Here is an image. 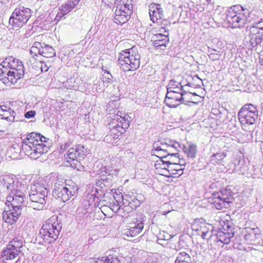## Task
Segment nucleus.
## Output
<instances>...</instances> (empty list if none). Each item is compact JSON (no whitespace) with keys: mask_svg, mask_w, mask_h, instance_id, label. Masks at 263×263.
Returning a JSON list of instances; mask_svg holds the SVG:
<instances>
[{"mask_svg":"<svg viewBox=\"0 0 263 263\" xmlns=\"http://www.w3.org/2000/svg\"><path fill=\"white\" fill-rule=\"evenodd\" d=\"M106 257H102L100 258H98L96 261V263H106Z\"/></svg>","mask_w":263,"mask_h":263,"instance_id":"603ef678","label":"nucleus"},{"mask_svg":"<svg viewBox=\"0 0 263 263\" xmlns=\"http://www.w3.org/2000/svg\"><path fill=\"white\" fill-rule=\"evenodd\" d=\"M47 196H42L41 194H36L35 193L30 192L29 194L30 201L34 202H42V203H46V198Z\"/></svg>","mask_w":263,"mask_h":263,"instance_id":"473e14b6","label":"nucleus"},{"mask_svg":"<svg viewBox=\"0 0 263 263\" xmlns=\"http://www.w3.org/2000/svg\"><path fill=\"white\" fill-rule=\"evenodd\" d=\"M17 188L18 187V184L19 182H13L12 184H14ZM24 195L23 193L20 189H15L11 191L9 195L7 197L6 204L8 207L11 206V208H14L21 211L22 206L24 202Z\"/></svg>","mask_w":263,"mask_h":263,"instance_id":"ddd939ff","label":"nucleus"},{"mask_svg":"<svg viewBox=\"0 0 263 263\" xmlns=\"http://www.w3.org/2000/svg\"><path fill=\"white\" fill-rule=\"evenodd\" d=\"M215 51L216 50L213 49H211V51H209V52H210L209 57L212 61L218 60L220 58V54L216 53Z\"/></svg>","mask_w":263,"mask_h":263,"instance_id":"c03bdc74","label":"nucleus"},{"mask_svg":"<svg viewBox=\"0 0 263 263\" xmlns=\"http://www.w3.org/2000/svg\"><path fill=\"white\" fill-rule=\"evenodd\" d=\"M151 41L153 45L160 50H164L168 42V37L167 35L157 33L153 35Z\"/></svg>","mask_w":263,"mask_h":263,"instance_id":"393cba45","label":"nucleus"},{"mask_svg":"<svg viewBox=\"0 0 263 263\" xmlns=\"http://www.w3.org/2000/svg\"><path fill=\"white\" fill-rule=\"evenodd\" d=\"M87 149L83 145H77L73 147L70 148L67 153V156H64L67 162L69 163L72 167L76 168L80 163L81 159H83L86 155Z\"/></svg>","mask_w":263,"mask_h":263,"instance_id":"f8f14e48","label":"nucleus"},{"mask_svg":"<svg viewBox=\"0 0 263 263\" xmlns=\"http://www.w3.org/2000/svg\"><path fill=\"white\" fill-rule=\"evenodd\" d=\"M251 40H254L255 43H261L263 39V21L259 22L252 26L250 28Z\"/></svg>","mask_w":263,"mask_h":263,"instance_id":"412c9836","label":"nucleus"},{"mask_svg":"<svg viewBox=\"0 0 263 263\" xmlns=\"http://www.w3.org/2000/svg\"><path fill=\"white\" fill-rule=\"evenodd\" d=\"M105 78L110 81L112 79V76L109 72H107V76H105Z\"/></svg>","mask_w":263,"mask_h":263,"instance_id":"6e6d98bb","label":"nucleus"},{"mask_svg":"<svg viewBox=\"0 0 263 263\" xmlns=\"http://www.w3.org/2000/svg\"><path fill=\"white\" fill-rule=\"evenodd\" d=\"M232 165L233 166V168L231 169L232 172L237 171L243 173V172L248 168L243 157H242V158L239 157L238 159H236L234 163L232 164Z\"/></svg>","mask_w":263,"mask_h":263,"instance_id":"cd10ccee","label":"nucleus"},{"mask_svg":"<svg viewBox=\"0 0 263 263\" xmlns=\"http://www.w3.org/2000/svg\"><path fill=\"white\" fill-rule=\"evenodd\" d=\"M174 263H192L191 258L187 253L181 252L178 254Z\"/></svg>","mask_w":263,"mask_h":263,"instance_id":"2f4dec72","label":"nucleus"},{"mask_svg":"<svg viewBox=\"0 0 263 263\" xmlns=\"http://www.w3.org/2000/svg\"><path fill=\"white\" fill-rule=\"evenodd\" d=\"M228 230H226L225 228H223L222 230H219L217 233V237L218 240L224 244H229L231 241V239L234 236L233 230L228 226H227Z\"/></svg>","mask_w":263,"mask_h":263,"instance_id":"b1692460","label":"nucleus"},{"mask_svg":"<svg viewBox=\"0 0 263 263\" xmlns=\"http://www.w3.org/2000/svg\"><path fill=\"white\" fill-rule=\"evenodd\" d=\"M140 56L135 47L121 51L119 53L118 63L124 71L135 70L139 67Z\"/></svg>","mask_w":263,"mask_h":263,"instance_id":"f03ea898","label":"nucleus"},{"mask_svg":"<svg viewBox=\"0 0 263 263\" xmlns=\"http://www.w3.org/2000/svg\"><path fill=\"white\" fill-rule=\"evenodd\" d=\"M156 156H157L158 157H160L161 159H167L168 157L170 156L171 158L173 156H176L178 155V153H167L165 152H161L160 153H156Z\"/></svg>","mask_w":263,"mask_h":263,"instance_id":"a18cd8bd","label":"nucleus"},{"mask_svg":"<svg viewBox=\"0 0 263 263\" xmlns=\"http://www.w3.org/2000/svg\"><path fill=\"white\" fill-rule=\"evenodd\" d=\"M176 88L177 89H183V86L181 85L180 83L175 81L174 80H171L167 86V91H170L173 89Z\"/></svg>","mask_w":263,"mask_h":263,"instance_id":"e433bc0d","label":"nucleus"},{"mask_svg":"<svg viewBox=\"0 0 263 263\" xmlns=\"http://www.w3.org/2000/svg\"><path fill=\"white\" fill-rule=\"evenodd\" d=\"M31 16V10L28 8L20 6L12 12L9 23L14 28L22 27Z\"/></svg>","mask_w":263,"mask_h":263,"instance_id":"9d476101","label":"nucleus"},{"mask_svg":"<svg viewBox=\"0 0 263 263\" xmlns=\"http://www.w3.org/2000/svg\"><path fill=\"white\" fill-rule=\"evenodd\" d=\"M35 111L30 110V111H29L27 112L26 113H25V118H26L27 119H29V118L33 117L35 116Z\"/></svg>","mask_w":263,"mask_h":263,"instance_id":"09e8293b","label":"nucleus"},{"mask_svg":"<svg viewBox=\"0 0 263 263\" xmlns=\"http://www.w3.org/2000/svg\"><path fill=\"white\" fill-rule=\"evenodd\" d=\"M30 192L41 194L42 196H47L48 194L47 190L45 187L44 185L41 183V182H35L34 184L31 186Z\"/></svg>","mask_w":263,"mask_h":263,"instance_id":"c85d7f7f","label":"nucleus"},{"mask_svg":"<svg viewBox=\"0 0 263 263\" xmlns=\"http://www.w3.org/2000/svg\"><path fill=\"white\" fill-rule=\"evenodd\" d=\"M176 173L175 174L180 176L183 173V170L182 168H176Z\"/></svg>","mask_w":263,"mask_h":263,"instance_id":"5fc2aeb1","label":"nucleus"},{"mask_svg":"<svg viewBox=\"0 0 263 263\" xmlns=\"http://www.w3.org/2000/svg\"><path fill=\"white\" fill-rule=\"evenodd\" d=\"M185 93V91L175 92L173 90L167 91L164 103L170 107L176 108L183 103V96Z\"/></svg>","mask_w":263,"mask_h":263,"instance_id":"f3484780","label":"nucleus"},{"mask_svg":"<svg viewBox=\"0 0 263 263\" xmlns=\"http://www.w3.org/2000/svg\"><path fill=\"white\" fill-rule=\"evenodd\" d=\"M238 117L242 125L254 124L258 117L256 106L252 104L245 105L239 111Z\"/></svg>","mask_w":263,"mask_h":263,"instance_id":"9b49d317","label":"nucleus"},{"mask_svg":"<svg viewBox=\"0 0 263 263\" xmlns=\"http://www.w3.org/2000/svg\"><path fill=\"white\" fill-rule=\"evenodd\" d=\"M41 55L46 58H51L55 55V51L52 47L44 44L41 49Z\"/></svg>","mask_w":263,"mask_h":263,"instance_id":"7c9ffc66","label":"nucleus"},{"mask_svg":"<svg viewBox=\"0 0 263 263\" xmlns=\"http://www.w3.org/2000/svg\"><path fill=\"white\" fill-rule=\"evenodd\" d=\"M252 135L250 132L245 131L244 133H241L239 139L241 142H248L252 139Z\"/></svg>","mask_w":263,"mask_h":263,"instance_id":"a19ab883","label":"nucleus"},{"mask_svg":"<svg viewBox=\"0 0 263 263\" xmlns=\"http://www.w3.org/2000/svg\"><path fill=\"white\" fill-rule=\"evenodd\" d=\"M23 246L22 239L15 238L7 245L6 249L3 252L4 259L12 260L21 252L20 249Z\"/></svg>","mask_w":263,"mask_h":263,"instance_id":"4468645a","label":"nucleus"},{"mask_svg":"<svg viewBox=\"0 0 263 263\" xmlns=\"http://www.w3.org/2000/svg\"><path fill=\"white\" fill-rule=\"evenodd\" d=\"M42 45L41 43L35 42L34 43L30 49V53L31 54L37 55V54L41 55V49H42Z\"/></svg>","mask_w":263,"mask_h":263,"instance_id":"f704fd0d","label":"nucleus"},{"mask_svg":"<svg viewBox=\"0 0 263 263\" xmlns=\"http://www.w3.org/2000/svg\"><path fill=\"white\" fill-rule=\"evenodd\" d=\"M226 156L225 153H216L211 157V161L213 163H220Z\"/></svg>","mask_w":263,"mask_h":263,"instance_id":"c9c22d12","label":"nucleus"},{"mask_svg":"<svg viewBox=\"0 0 263 263\" xmlns=\"http://www.w3.org/2000/svg\"><path fill=\"white\" fill-rule=\"evenodd\" d=\"M243 232L245 233V240L248 243L253 244L257 242L259 236V229L257 228H245Z\"/></svg>","mask_w":263,"mask_h":263,"instance_id":"a878e982","label":"nucleus"},{"mask_svg":"<svg viewBox=\"0 0 263 263\" xmlns=\"http://www.w3.org/2000/svg\"><path fill=\"white\" fill-rule=\"evenodd\" d=\"M107 72H108L107 70H104V73H106L107 74Z\"/></svg>","mask_w":263,"mask_h":263,"instance_id":"052dcab7","label":"nucleus"},{"mask_svg":"<svg viewBox=\"0 0 263 263\" xmlns=\"http://www.w3.org/2000/svg\"><path fill=\"white\" fill-rule=\"evenodd\" d=\"M100 173L98 174L99 175L97 181H108L111 180L112 176L108 174H107V172L105 170H100Z\"/></svg>","mask_w":263,"mask_h":263,"instance_id":"ea45409f","label":"nucleus"},{"mask_svg":"<svg viewBox=\"0 0 263 263\" xmlns=\"http://www.w3.org/2000/svg\"><path fill=\"white\" fill-rule=\"evenodd\" d=\"M0 117H1V118L2 117V115H1V114H0Z\"/></svg>","mask_w":263,"mask_h":263,"instance_id":"338daca9","label":"nucleus"},{"mask_svg":"<svg viewBox=\"0 0 263 263\" xmlns=\"http://www.w3.org/2000/svg\"><path fill=\"white\" fill-rule=\"evenodd\" d=\"M193 95H194V96H197V95H196V93H193Z\"/></svg>","mask_w":263,"mask_h":263,"instance_id":"0e129e2a","label":"nucleus"},{"mask_svg":"<svg viewBox=\"0 0 263 263\" xmlns=\"http://www.w3.org/2000/svg\"><path fill=\"white\" fill-rule=\"evenodd\" d=\"M161 168L166 169V167L167 168H173L172 166L177 165L178 163L176 162H172L170 159H161Z\"/></svg>","mask_w":263,"mask_h":263,"instance_id":"4c0bfd02","label":"nucleus"},{"mask_svg":"<svg viewBox=\"0 0 263 263\" xmlns=\"http://www.w3.org/2000/svg\"><path fill=\"white\" fill-rule=\"evenodd\" d=\"M4 65L8 68L10 82L14 84L22 78L24 74V67L21 61L12 57L6 58L4 60Z\"/></svg>","mask_w":263,"mask_h":263,"instance_id":"0eeeda50","label":"nucleus"},{"mask_svg":"<svg viewBox=\"0 0 263 263\" xmlns=\"http://www.w3.org/2000/svg\"><path fill=\"white\" fill-rule=\"evenodd\" d=\"M64 179L62 175H59L56 173H51L44 177V181H59Z\"/></svg>","mask_w":263,"mask_h":263,"instance_id":"58836bf2","label":"nucleus"},{"mask_svg":"<svg viewBox=\"0 0 263 263\" xmlns=\"http://www.w3.org/2000/svg\"><path fill=\"white\" fill-rule=\"evenodd\" d=\"M178 154L176 156H173L171 158L170 157V156L168 157V159H170L172 161V162H176L177 163V160H178Z\"/></svg>","mask_w":263,"mask_h":263,"instance_id":"864d4df0","label":"nucleus"},{"mask_svg":"<svg viewBox=\"0 0 263 263\" xmlns=\"http://www.w3.org/2000/svg\"><path fill=\"white\" fill-rule=\"evenodd\" d=\"M116 9L114 22L117 24H123L127 22L133 11L132 0H116Z\"/></svg>","mask_w":263,"mask_h":263,"instance_id":"423d86ee","label":"nucleus"},{"mask_svg":"<svg viewBox=\"0 0 263 263\" xmlns=\"http://www.w3.org/2000/svg\"><path fill=\"white\" fill-rule=\"evenodd\" d=\"M172 148H174L178 151L181 148V145L178 142L171 140H168L165 143H161V145H159V143L157 142L153 145L152 154L156 155V153H160L161 152L170 153Z\"/></svg>","mask_w":263,"mask_h":263,"instance_id":"a211bd4d","label":"nucleus"},{"mask_svg":"<svg viewBox=\"0 0 263 263\" xmlns=\"http://www.w3.org/2000/svg\"><path fill=\"white\" fill-rule=\"evenodd\" d=\"M46 139V137L39 134L30 133L23 140L22 151L31 159H36L48 151L49 147L44 144Z\"/></svg>","mask_w":263,"mask_h":263,"instance_id":"f257e3e1","label":"nucleus"},{"mask_svg":"<svg viewBox=\"0 0 263 263\" xmlns=\"http://www.w3.org/2000/svg\"><path fill=\"white\" fill-rule=\"evenodd\" d=\"M6 78L10 82L8 68H7V67H5V65H4L3 61L2 63L0 64V80H2Z\"/></svg>","mask_w":263,"mask_h":263,"instance_id":"72a5a7b5","label":"nucleus"},{"mask_svg":"<svg viewBox=\"0 0 263 263\" xmlns=\"http://www.w3.org/2000/svg\"><path fill=\"white\" fill-rule=\"evenodd\" d=\"M192 229L197 233V234L200 235L204 239H207L208 237L210 238L212 234L210 232V229H212V225L207 224L200 219H195L192 224Z\"/></svg>","mask_w":263,"mask_h":263,"instance_id":"dca6fc26","label":"nucleus"},{"mask_svg":"<svg viewBox=\"0 0 263 263\" xmlns=\"http://www.w3.org/2000/svg\"><path fill=\"white\" fill-rule=\"evenodd\" d=\"M98 189H96V192H97V193H99V191H98Z\"/></svg>","mask_w":263,"mask_h":263,"instance_id":"680f3d73","label":"nucleus"},{"mask_svg":"<svg viewBox=\"0 0 263 263\" xmlns=\"http://www.w3.org/2000/svg\"><path fill=\"white\" fill-rule=\"evenodd\" d=\"M71 144L70 142H65L64 144L61 145V148L63 151L66 150L67 148H69Z\"/></svg>","mask_w":263,"mask_h":263,"instance_id":"3c124183","label":"nucleus"},{"mask_svg":"<svg viewBox=\"0 0 263 263\" xmlns=\"http://www.w3.org/2000/svg\"><path fill=\"white\" fill-rule=\"evenodd\" d=\"M212 203L218 210L228 208L234 200L233 194L230 187H227L220 192L212 194Z\"/></svg>","mask_w":263,"mask_h":263,"instance_id":"1a4fd4ad","label":"nucleus"},{"mask_svg":"<svg viewBox=\"0 0 263 263\" xmlns=\"http://www.w3.org/2000/svg\"><path fill=\"white\" fill-rule=\"evenodd\" d=\"M250 14L248 9L240 5H234L230 8L226 19L233 28H240L251 21L249 19Z\"/></svg>","mask_w":263,"mask_h":263,"instance_id":"7ed1b4c3","label":"nucleus"},{"mask_svg":"<svg viewBox=\"0 0 263 263\" xmlns=\"http://www.w3.org/2000/svg\"><path fill=\"white\" fill-rule=\"evenodd\" d=\"M41 70H42V71H43V70H43V68L42 67V66L41 67Z\"/></svg>","mask_w":263,"mask_h":263,"instance_id":"e2e57ef3","label":"nucleus"},{"mask_svg":"<svg viewBox=\"0 0 263 263\" xmlns=\"http://www.w3.org/2000/svg\"><path fill=\"white\" fill-rule=\"evenodd\" d=\"M38 176L36 175H25L23 174H18L15 175L8 172H3L0 174V181H8L12 180V181H19L28 180L31 181L33 180H37Z\"/></svg>","mask_w":263,"mask_h":263,"instance_id":"6ab92c4d","label":"nucleus"},{"mask_svg":"<svg viewBox=\"0 0 263 263\" xmlns=\"http://www.w3.org/2000/svg\"><path fill=\"white\" fill-rule=\"evenodd\" d=\"M61 230V222L57 220V217H52L43 224L40 235L45 242L51 243L58 238Z\"/></svg>","mask_w":263,"mask_h":263,"instance_id":"20e7f679","label":"nucleus"},{"mask_svg":"<svg viewBox=\"0 0 263 263\" xmlns=\"http://www.w3.org/2000/svg\"><path fill=\"white\" fill-rule=\"evenodd\" d=\"M172 90L175 91V92H183V89H177L176 88H175L174 89H173Z\"/></svg>","mask_w":263,"mask_h":263,"instance_id":"4d7b16f0","label":"nucleus"},{"mask_svg":"<svg viewBox=\"0 0 263 263\" xmlns=\"http://www.w3.org/2000/svg\"><path fill=\"white\" fill-rule=\"evenodd\" d=\"M148 7L151 20L153 22L155 23L163 17V12L160 4L152 3Z\"/></svg>","mask_w":263,"mask_h":263,"instance_id":"5701e85b","label":"nucleus"},{"mask_svg":"<svg viewBox=\"0 0 263 263\" xmlns=\"http://www.w3.org/2000/svg\"><path fill=\"white\" fill-rule=\"evenodd\" d=\"M122 197L123 196L122 195L121 199H120L119 197L118 198L114 196V199L116 200L117 203H118V206H119L118 209V213L121 216L123 217L126 216L127 214L133 212L134 208H133L128 204L124 205V204H122V205H120V203H121V200H123Z\"/></svg>","mask_w":263,"mask_h":263,"instance_id":"bb28decb","label":"nucleus"},{"mask_svg":"<svg viewBox=\"0 0 263 263\" xmlns=\"http://www.w3.org/2000/svg\"><path fill=\"white\" fill-rule=\"evenodd\" d=\"M3 107H4V108H3L2 106H0L1 109L2 111H7V109H6V106H4Z\"/></svg>","mask_w":263,"mask_h":263,"instance_id":"13d9d810","label":"nucleus"},{"mask_svg":"<svg viewBox=\"0 0 263 263\" xmlns=\"http://www.w3.org/2000/svg\"><path fill=\"white\" fill-rule=\"evenodd\" d=\"M80 0H69L59 8L54 21L57 23L66 14L69 13L79 3Z\"/></svg>","mask_w":263,"mask_h":263,"instance_id":"aec40b11","label":"nucleus"},{"mask_svg":"<svg viewBox=\"0 0 263 263\" xmlns=\"http://www.w3.org/2000/svg\"><path fill=\"white\" fill-rule=\"evenodd\" d=\"M13 114H15V112H14V111H12V115H11L10 116L6 117L2 116V117H1V119H5L8 122H9L10 123H12V122L15 121V117L13 115Z\"/></svg>","mask_w":263,"mask_h":263,"instance_id":"de8ad7c7","label":"nucleus"},{"mask_svg":"<svg viewBox=\"0 0 263 263\" xmlns=\"http://www.w3.org/2000/svg\"><path fill=\"white\" fill-rule=\"evenodd\" d=\"M8 208L9 209H5L3 212V218L6 222L12 224L18 220L21 211L18 209Z\"/></svg>","mask_w":263,"mask_h":263,"instance_id":"4be33fe9","label":"nucleus"},{"mask_svg":"<svg viewBox=\"0 0 263 263\" xmlns=\"http://www.w3.org/2000/svg\"><path fill=\"white\" fill-rule=\"evenodd\" d=\"M170 239V236L167 235V236L163 235V236H161L160 234L159 236V237L158 238L157 242L159 244H162L160 241L162 240H166Z\"/></svg>","mask_w":263,"mask_h":263,"instance_id":"8fccbe9b","label":"nucleus"},{"mask_svg":"<svg viewBox=\"0 0 263 263\" xmlns=\"http://www.w3.org/2000/svg\"><path fill=\"white\" fill-rule=\"evenodd\" d=\"M144 223L142 218H134L128 223L127 228L123 233L124 236L134 237L138 235L143 230Z\"/></svg>","mask_w":263,"mask_h":263,"instance_id":"2eb2a0df","label":"nucleus"},{"mask_svg":"<svg viewBox=\"0 0 263 263\" xmlns=\"http://www.w3.org/2000/svg\"><path fill=\"white\" fill-rule=\"evenodd\" d=\"M106 263H121L120 261L116 256L111 255L106 256Z\"/></svg>","mask_w":263,"mask_h":263,"instance_id":"49530a36","label":"nucleus"},{"mask_svg":"<svg viewBox=\"0 0 263 263\" xmlns=\"http://www.w3.org/2000/svg\"><path fill=\"white\" fill-rule=\"evenodd\" d=\"M119 136H117L114 134L111 133V130H110L109 134L106 135L104 138V141L108 143H114V141L117 139Z\"/></svg>","mask_w":263,"mask_h":263,"instance_id":"37998d69","label":"nucleus"},{"mask_svg":"<svg viewBox=\"0 0 263 263\" xmlns=\"http://www.w3.org/2000/svg\"><path fill=\"white\" fill-rule=\"evenodd\" d=\"M184 152L186 154L188 157L195 158L197 153V146L195 144L189 143L187 146L183 147Z\"/></svg>","mask_w":263,"mask_h":263,"instance_id":"c756f323","label":"nucleus"},{"mask_svg":"<svg viewBox=\"0 0 263 263\" xmlns=\"http://www.w3.org/2000/svg\"><path fill=\"white\" fill-rule=\"evenodd\" d=\"M102 184V182H96V185L98 186V185H101Z\"/></svg>","mask_w":263,"mask_h":263,"instance_id":"bf43d9fd","label":"nucleus"},{"mask_svg":"<svg viewBox=\"0 0 263 263\" xmlns=\"http://www.w3.org/2000/svg\"><path fill=\"white\" fill-rule=\"evenodd\" d=\"M130 118L124 112L118 111L114 115L112 120L109 123V127L111 133L117 136L124 133L126 129L129 126Z\"/></svg>","mask_w":263,"mask_h":263,"instance_id":"39448f33","label":"nucleus"},{"mask_svg":"<svg viewBox=\"0 0 263 263\" xmlns=\"http://www.w3.org/2000/svg\"><path fill=\"white\" fill-rule=\"evenodd\" d=\"M45 203H42V202H34L31 201H29V202H27V204L29 205V206L32 207L33 209L37 210L42 209Z\"/></svg>","mask_w":263,"mask_h":263,"instance_id":"79ce46f5","label":"nucleus"},{"mask_svg":"<svg viewBox=\"0 0 263 263\" xmlns=\"http://www.w3.org/2000/svg\"><path fill=\"white\" fill-rule=\"evenodd\" d=\"M65 183L56 182L53 191V194L64 202L68 200L78 190V185L74 182H70V184Z\"/></svg>","mask_w":263,"mask_h":263,"instance_id":"6e6552de","label":"nucleus"},{"mask_svg":"<svg viewBox=\"0 0 263 263\" xmlns=\"http://www.w3.org/2000/svg\"><path fill=\"white\" fill-rule=\"evenodd\" d=\"M47 70V69H46L45 70H44L45 71H46Z\"/></svg>","mask_w":263,"mask_h":263,"instance_id":"69168bd1","label":"nucleus"}]
</instances>
